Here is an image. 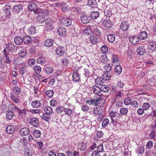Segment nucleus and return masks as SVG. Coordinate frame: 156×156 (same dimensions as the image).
Wrapping results in <instances>:
<instances>
[{
  "label": "nucleus",
  "instance_id": "obj_1",
  "mask_svg": "<svg viewBox=\"0 0 156 156\" xmlns=\"http://www.w3.org/2000/svg\"><path fill=\"white\" fill-rule=\"evenodd\" d=\"M17 47L14 44L11 42H9L7 45V47L4 49L3 53L4 55H8L9 51H12L15 49L16 47Z\"/></svg>",
  "mask_w": 156,
  "mask_h": 156
},
{
  "label": "nucleus",
  "instance_id": "obj_2",
  "mask_svg": "<svg viewBox=\"0 0 156 156\" xmlns=\"http://www.w3.org/2000/svg\"><path fill=\"white\" fill-rule=\"evenodd\" d=\"M102 25L105 27L108 28H111L113 25L112 22L109 20H104Z\"/></svg>",
  "mask_w": 156,
  "mask_h": 156
},
{
  "label": "nucleus",
  "instance_id": "obj_3",
  "mask_svg": "<svg viewBox=\"0 0 156 156\" xmlns=\"http://www.w3.org/2000/svg\"><path fill=\"white\" fill-rule=\"evenodd\" d=\"M94 113L95 114L99 115L98 117L100 118L102 117V116L100 117V115H101L103 114V111L101 107H98L94 109Z\"/></svg>",
  "mask_w": 156,
  "mask_h": 156
},
{
  "label": "nucleus",
  "instance_id": "obj_4",
  "mask_svg": "<svg viewBox=\"0 0 156 156\" xmlns=\"http://www.w3.org/2000/svg\"><path fill=\"white\" fill-rule=\"evenodd\" d=\"M129 41L130 43L133 44H135L137 43L140 40L138 37L133 36L129 37Z\"/></svg>",
  "mask_w": 156,
  "mask_h": 156
},
{
  "label": "nucleus",
  "instance_id": "obj_5",
  "mask_svg": "<svg viewBox=\"0 0 156 156\" xmlns=\"http://www.w3.org/2000/svg\"><path fill=\"white\" fill-rule=\"evenodd\" d=\"M9 107L11 108V109L12 112H17L19 114H23L21 110L13 105L10 104L9 105Z\"/></svg>",
  "mask_w": 156,
  "mask_h": 156
},
{
  "label": "nucleus",
  "instance_id": "obj_6",
  "mask_svg": "<svg viewBox=\"0 0 156 156\" xmlns=\"http://www.w3.org/2000/svg\"><path fill=\"white\" fill-rule=\"evenodd\" d=\"M39 123V122L38 119L36 118H32L30 122V123L31 125L35 127L38 126Z\"/></svg>",
  "mask_w": 156,
  "mask_h": 156
},
{
  "label": "nucleus",
  "instance_id": "obj_7",
  "mask_svg": "<svg viewBox=\"0 0 156 156\" xmlns=\"http://www.w3.org/2000/svg\"><path fill=\"white\" fill-rule=\"evenodd\" d=\"M61 21L63 25L66 26H68L70 25L72 23L71 20L66 18H62Z\"/></svg>",
  "mask_w": 156,
  "mask_h": 156
},
{
  "label": "nucleus",
  "instance_id": "obj_8",
  "mask_svg": "<svg viewBox=\"0 0 156 156\" xmlns=\"http://www.w3.org/2000/svg\"><path fill=\"white\" fill-rule=\"evenodd\" d=\"M29 129L27 127H23L20 130V133L22 136H27L29 134Z\"/></svg>",
  "mask_w": 156,
  "mask_h": 156
},
{
  "label": "nucleus",
  "instance_id": "obj_9",
  "mask_svg": "<svg viewBox=\"0 0 156 156\" xmlns=\"http://www.w3.org/2000/svg\"><path fill=\"white\" fill-rule=\"evenodd\" d=\"M148 34L145 31H142L139 33V39L142 40H145L147 37Z\"/></svg>",
  "mask_w": 156,
  "mask_h": 156
},
{
  "label": "nucleus",
  "instance_id": "obj_10",
  "mask_svg": "<svg viewBox=\"0 0 156 156\" xmlns=\"http://www.w3.org/2000/svg\"><path fill=\"white\" fill-rule=\"evenodd\" d=\"M90 20V17L89 16L86 15H82L81 18V22L83 24H86L89 23Z\"/></svg>",
  "mask_w": 156,
  "mask_h": 156
},
{
  "label": "nucleus",
  "instance_id": "obj_11",
  "mask_svg": "<svg viewBox=\"0 0 156 156\" xmlns=\"http://www.w3.org/2000/svg\"><path fill=\"white\" fill-rule=\"evenodd\" d=\"M23 39V42L25 44H28L31 43L32 42L31 37L29 36H24Z\"/></svg>",
  "mask_w": 156,
  "mask_h": 156
},
{
  "label": "nucleus",
  "instance_id": "obj_12",
  "mask_svg": "<svg viewBox=\"0 0 156 156\" xmlns=\"http://www.w3.org/2000/svg\"><path fill=\"white\" fill-rule=\"evenodd\" d=\"M66 29L63 27H60L58 28L57 33L58 34L62 36H63L66 34Z\"/></svg>",
  "mask_w": 156,
  "mask_h": 156
},
{
  "label": "nucleus",
  "instance_id": "obj_13",
  "mask_svg": "<svg viewBox=\"0 0 156 156\" xmlns=\"http://www.w3.org/2000/svg\"><path fill=\"white\" fill-rule=\"evenodd\" d=\"M120 28L123 31L127 30L129 28L128 23L126 22H123L120 25Z\"/></svg>",
  "mask_w": 156,
  "mask_h": 156
},
{
  "label": "nucleus",
  "instance_id": "obj_14",
  "mask_svg": "<svg viewBox=\"0 0 156 156\" xmlns=\"http://www.w3.org/2000/svg\"><path fill=\"white\" fill-rule=\"evenodd\" d=\"M23 38L19 36H16V37H15L14 39L15 43L17 45H20L23 42Z\"/></svg>",
  "mask_w": 156,
  "mask_h": 156
},
{
  "label": "nucleus",
  "instance_id": "obj_15",
  "mask_svg": "<svg viewBox=\"0 0 156 156\" xmlns=\"http://www.w3.org/2000/svg\"><path fill=\"white\" fill-rule=\"evenodd\" d=\"M111 74L109 72H104L102 75V78L104 80H109L111 77Z\"/></svg>",
  "mask_w": 156,
  "mask_h": 156
},
{
  "label": "nucleus",
  "instance_id": "obj_16",
  "mask_svg": "<svg viewBox=\"0 0 156 156\" xmlns=\"http://www.w3.org/2000/svg\"><path fill=\"white\" fill-rule=\"evenodd\" d=\"M28 7L29 9L32 11H34L37 9L36 4L33 2H29Z\"/></svg>",
  "mask_w": 156,
  "mask_h": 156
},
{
  "label": "nucleus",
  "instance_id": "obj_17",
  "mask_svg": "<svg viewBox=\"0 0 156 156\" xmlns=\"http://www.w3.org/2000/svg\"><path fill=\"white\" fill-rule=\"evenodd\" d=\"M104 100V98L100 97L97 98L95 100V105H99L100 106H102L104 105V103L102 102Z\"/></svg>",
  "mask_w": 156,
  "mask_h": 156
},
{
  "label": "nucleus",
  "instance_id": "obj_18",
  "mask_svg": "<svg viewBox=\"0 0 156 156\" xmlns=\"http://www.w3.org/2000/svg\"><path fill=\"white\" fill-rule=\"evenodd\" d=\"M148 48L151 51H156V44L153 42H150L147 44Z\"/></svg>",
  "mask_w": 156,
  "mask_h": 156
},
{
  "label": "nucleus",
  "instance_id": "obj_19",
  "mask_svg": "<svg viewBox=\"0 0 156 156\" xmlns=\"http://www.w3.org/2000/svg\"><path fill=\"white\" fill-rule=\"evenodd\" d=\"M64 48L63 47H58L57 48L56 50V52L58 55H64Z\"/></svg>",
  "mask_w": 156,
  "mask_h": 156
},
{
  "label": "nucleus",
  "instance_id": "obj_20",
  "mask_svg": "<svg viewBox=\"0 0 156 156\" xmlns=\"http://www.w3.org/2000/svg\"><path fill=\"white\" fill-rule=\"evenodd\" d=\"M137 52L138 55H143L145 52L144 46H141L137 48Z\"/></svg>",
  "mask_w": 156,
  "mask_h": 156
},
{
  "label": "nucleus",
  "instance_id": "obj_21",
  "mask_svg": "<svg viewBox=\"0 0 156 156\" xmlns=\"http://www.w3.org/2000/svg\"><path fill=\"white\" fill-rule=\"evenodd\" d=\"M88 4L91 8H94L97 6V2L96 0H88Z\"/></svg>",
  "mask_w": 156,
  "mask_h": 156
},
{
  "label": "nucleus",
  "instance_id": "obj_22",
  "mask_svg": "<svg viewBox=\"0 0 156 156\" xmlns=\"http://www.w3.org/2000/svg\"><path fill=\"white\" fill-rule=\"evenodd\" d=\"M23 6L20 4H18L17 5H14L13 7L14 11L15 12H19L23 9Z\"/></svg>",
  "mask_w": 156,
  "mask_h": 156
},
{
  "label": "nucleus",
  "instance_id": "obj_23",
  "mask_svg": "<svg viewBox=\"0 0 156 156\" xmlns=\"http://www.w3.org/2000/svg\"><path fill=\"white\" fill-rule=\"evenodd\" d=\"M92 89L93 92L96 94H99L101 92L100 88L96 85L93 86L92 87Z\"/></svg>",
  "mask_w": 156,
  "mask_h": 156
},
{
  "label": "nucleus",
  "instance_id": "obj_24",
  "mask_svg": "<svg viewBox=\"0 0 156 156\" xmlns=\"http://www.w3.org/2000/svg\"><path fill=\"white\" fill-rule=\"evenodd\" d=\"M53 40L52 39H48L45 41L44 44L46 47H50L53 45Z\"/></svg>",
  "mask_w": 156,
  "mask_h": 156
},
{
  "label": "nucleus",
  "instance_id": "obj_25",
  "mask_svg": "<svg viewBox=\"0 0 156 156\" xmlns=\"http://www.w3.org/2000/svg\"><path fill=\"white\" fill-rule=\"evenodd\" d=\"M45 17L44 15H40L36 17L37 22L39 23H44L45 20Z\"/></svg>",
  "mask_w": 156,
  "mask_h": 156
},
{
  "label": "nucleus",
  "instance_id": "obj_26",
  "mask_svg": "<svg viewBox=\"0 0 156 156\" xmlns=\"http://www.w3.org/2000/svg\"><path fill=\"white\" fill-rule=\"evenodd\" d=\"M40 105V102L39 100H35L33 101L31 103V106L34 108L38 107Z\"/></svg>",
  "mask_w": 156,
  "mask_h": 156
},
{
  "label": "nucleus",
  "instance_id": "obj_27",
  "mask_svg": "<svg viewBox=\"0 0 156 156\" xmlns=\"http://www.w3.org/2000/svg\"><path fill=\"white\" fill-rule=\"evenodd\" d=\"M101 91L103 92H107L109 90V88L108 86L106 85H102L100 87Z\"/></svg>",
  "mask_w": 156,
  "mask_h": 156
},
{
  "label": "nucleus",
  "instance_id": "obj_28",
  "mask_svg": "<svg viewBox=\"0 0 156 156\" xmlns=\"http://www.w3.org/2000/svg\"><path fill=\"white\" fill-rule=\"evenodd\" d=\"M14 131V127L12 125L8 126L6 128V131L8 134H12Z\"/></svg>",
  "mask_w": 156,
  "mask_h": 156
},
{
  "label": "nucleus",
  "instance_id": "obj_29",
  "mask_svg": "<svg viewBox=\"0 0 156 156\" xmlns=\"http://www.w3.org/2000/svg\"><path fill=\"white\" fill-rule=\"evenodd\" d=\"M32 153V151L30 149L27 148L24 151V156H31Z\"/></svg>",
  "mask_w": 156,
  "mask_h": 156
},
{
  "label": "nucleus",
  "instance_id": "obj_30",
  "mask_svg": "<svg viewBox=\"0 0 156 156\" xmlns=\"http://www.w3.org/2000/svg\"><path fill=\"white\" fill-rule=\"evenodd\" d=\"M10 98L14 102L17 103H18L19 102L20 99L16 95L11 94Z\"/></svg>",
  "mask_w": 156,
  "mask_h": 156
},
{
  "label": "nucleus",
  "instance_id": "obj_31",
  "mask_svg": "<svg viewBox=\"0 0 156 156\" xmlns=\"http://www.w3.org/2000/svg\"><path fill=\"white\" fill-rule=\"evenodd\" d=\"M79 149L81 151L85 150L87 148V145L84 142H81L79 144Z\"/></svg>",
  "mask_w": 156,
  "mask_h": 156
},
{
  "label": "nucleus",
  "instance_id": "obj_32",
  "mask_svg": "<svg viewBox=\"0 0 156 156\" xmlns=\"http://www.w3.org/2000/svg\"><path fill=\"white\" fill-rule=\"evenodd\" d=\"M44 70L45 73L48 75L52 74L53 72V69L50 67H47L45 68Z\"/></svg>",
  "mask_w": 156,
  "mask_h": 156
},
{
  "label": "nucleus",
  "instance_id": "obj_33",
  "mask_svg": "<svg viewBox=\"0 0 156 156\" xmlns=\"http://www.w3.org/2000/svg\"><path fill=\"white\" fill-rule=\"evenodd\" d=\"M99 12L98 11L92 12L90 15V17L92 19H95L99 16Z\"/></svg>",
  "mask_w": 156,
  "mask_h": 156
},
{
  "label": "nucleus",
  "instance_id": "obj_34",
  "mask_svg": "<svg viewBox=\"0 0 156 156\" xmlns=\"http://www.w3.org/2000/svg\"><path fill=\"white\" fill-rule=\"evenodd\" d=\"M62 10L63 12H65L69 11V7L65 3H62L61 6Z\"/></svg>",
  "mask_w": 156,
  "mask_h": 156
},
{
  "label": "nucleus",
  "instance_id": "obj_35",
  "mask_svg": "<svg viewBox=\"0 0 156 156\" xmlns=\"http://www.w3.org/2000/svg\"><path fill=\"white\" fill-rule=\"evenodd\" d=\"M115 35L113 34H109L108 36V41L110 42H113L115 39Z\"/></svg>",
  "mask_w": 156,
  "mask_h": 156
},
{
  "label": "nucleus",
  "instance_id": "obj_36",
  "mask_svg": "<svg viewBox=\"0 0 156 156\" xmlns=\"http://www.w3.org/2000/svg\"><path fill=\"white\" fill-rule=\"evenodd\" d=\"M35 27L34 26H31L28 29V33L30 35H33L36 33Z\"/></svg>",
  "mask_w": 156,
  "mask_h": 156
},
{
  "label": "nucleus",
  "instance_id": "obj_37",
  "mask_svg": "<svg viewBox=\"0 0 156 156\" xmlns=\"http://www.w3.org/2000/svg\"><path fill=\"white\" fill-rule=\"evenodd\" d=\"M44 23L47 24L48 26L50 27L51 28H52L53 26L52 25V22L50 18H47L45 19V18Z\"/></svg>",
  "mask_w": 156,
  "mask_h": 156
},
{
  "label": "nucleus",
  "instance_id": "obj_38",
  "mask_svg": "<svg viewBox=\"0 0 156 156\" xmlns=\"http://www.w3.org/2000/svg\"><path fill=\"white\" fill-rule=\"evenodd\" d=\"M14 115L12 111H8L7 112L6 118L9 120H11L13 117Z\"/></svg>",
  "mask_w": 156,
  "mask_h": 156
},
{
  "label": "nucleus",
  "instance_id": "obj_39",
  "mask_svg": "<svg viewBox=\"0 0 156 156\" xmlns=\"http://www.w3.org/2000/svg\"><path fill=\"white\" fill-rule=\"evenodd\" d=\"M73 80L76 82L78 81L80 79V76L77 73H73Z\"/></svg>",
  "mask_w": 156,
  "mask_h": 156
},
{
  "label": "nucleus",
  "instance_id": "obj_40",
  "mask_svg": "<svg viewBox=\"0 0 156 156\" xmlns=\"http://www.w3.org/2000/svg\"><path fill=\"white\" fill-rule=\"evenodd\" d=\"M44 111L46 114H50L53 112L52 108L50 106H48L45 107Z\"/></svg>",
  "mask_w": 156,
  "mask_h": 156
},
{
  "label": "nucleus",
  "instance_id": "obj_41",
  "mask_svg": "<svg viewBox=\"0 0 156 156\" xmlns=\"http://www.w3.org/2000/svg\"><path fill=\"white\" fill-rule=\"evenodd\" d=\"M13 92L16 95H18L21 92V90L20 87L17 86L15 87L12 89Z\"/></svg>",
  "mask_w": 156,
  "mask_h": 156
},
{
  "label": "nucleus",
  "instance_id": "obj_42",
  "mask_svg": "<svg viewBox=\"0 0 156 156\" xmlns=\"http://www.w3.org/2000/svg\"><path fill=\"white\" fill-rule=\"evenodd\" d=\"M33 134L35 137L38 138L41 136V133L40 130L36 129L34 131Z\"/></svg>",
  "mask_w": 156,
  "mask_h": 156
},
{
  "label": "nucleus",
  "instance_id": "obj_43",
  "mask_svg": "<svg viewBox=\"0 0 156 156\" xmlns=\"http://www.w3.org/2000/svg\"><path fill=\"white\" fill-rule=\"evenodd\" d=\"M90 41L92 44H96L98 41L97 38L94 36H91L90 38Z\"/></svg>",
  "mask_w": 156,
  "mask_h": 156
},
{
  "label": "nucleus",
  "instance_id": "obj_44",
  "mask_svg": "<svg viewBox=\"0 0 156 156\" xmlns=\"http://www.w3.org/2000/svg\"><path fill=\"white\" fill-rule=\"evenodd\" d=\"M115 71L118 74H120L122 71V67L119 65L116 66L115 68Z\"/></svg>",
  "mask_w": 156,
  "mask_h": 156
},
{
  "label": "nucleus",
  "instance_id": "obj_45",
  "mask_svg": "<svg viewBox=\"0 0 156 156\" xmlns=\"http://www.w3.org/2000/svg\"><path fill=\"white\" fill-rule=\"evenodd\" d=\"M46 61L45 59L43 57H40L37 59V62L42 65L44 64Z\"/></svg>",
  "mask_w": 156,
  "mask_h": 156
},
{
  "label": "nucleus",
  "instance_id": "obj_46",
  "mask_svg": "<svg viewBox=\"0 0 156 156\" xmlns=\"http://www.w3.org/2000/svg\"><path fill=\"white\" fill-rule=\"evenodd\" d=\"M54 93L52 90H48L46 92V94L48 97L51 98L53 96Z\"/></svg>",
  "mask_w": 156,
  "mask_h": 156
},
{
  "label": "nucleus",
  "instance_id": "obj_47",
  "mask_svg": "<svg viewBox=\"0 0 156 156\" xmlns=\"http://www.w3.org/2000/svg\"><path fill=\"white\" fill-rule=\"evenodd\" d=\"M132 99L129 97L126 98L124 100V103L125 105H129L131 104Z\"/></svg>",
  "mask_w": 156,
  "mask_h": 156
},
{
  "label": "nucleus",
  "instance_id": "obj_48",
  "mask_svg": "<svg viewBox=\"0 0 156 156\" xmlns=\"http://www.w3.org/2000/svg\"><path fill=\"white\" fill-rule=\"evenodd\" d=\"M27 69L26 66L25 65H23L20 69L19 72L21 75H23L24 73V72Z\"/></svg>",
  "mask_w": 156,
  "mask_h": 156
},
{
  "label": "nucleus",
  "instance_id": "obj_49",
  "mask_svg": "<svg viewBox=\"0 0 156 156\" xmlns=\"http://www.w3.org/2000/svg\"><path fill=\"white\" fill-rule=\"evenodd\" d=\"M34 70L37 74L40 73L41 71V69L40 66H35L34 67Z\"/></svg>",
  "mask_w": 156,
  "mask_h": 156
},
{
  "label": "nucleus",
  "instance_id": "obj_50",
  "mask_svg": "<svg viewBox=\"0 0 156 156\" xmlns=\"http://www.w3.org/2000/svg\"><path fill=\"white\" fill-rule=\"evenodd\" d=\"M42 119L44 120L48 121L50 118V115L47 114H44L42 116Z\"/></svg>",
  "mask_w": 156,
  "mask_h": 156
},
{
  "label": "nucleus",
  "instance_id": "obj_51",
  "mask_svg": "<svg viewBox=\"0 0 156 156\" xmlns=\"http://www.w3.org/2000/svg\"><path fill=\"white\" fill-rule=\"evenodd\" d=\"M103 145L102 144H100L97 147V151L99 152H101L104 151Z\"/></svg>",
  "mask_w": 156,
  "mask_h": 156
},
{
  "label": "nucleus",
  "instance_id": "obj_52",
  "mask_svg": "<svg viewBox=\"0 0 156 156\" xmlns=\"http://www.w3.org/2000/svg\"><path fill=\"white\" fill-rule=\"evenodd\" d=\"M128 110L127 108H120V112L122 115H125L128 112Z\"/></svg>",
  "mask_w": 156,
  "mask_h": 156
},
{
  "label": "nucleus",
  "instance_id": "obj_53",
  "mask_svg": "<svg viewBox=\"0 0 156 156\" xmlns=\"http://www.w3.org/2000/svg\"><path fill=\"white\" fill-rule=\"evenodd\" d=\"M35 63V60L34 59L31 58L29 59L28 61V65L29 66H32Z\"/></svg>",
  "mask_w": 156,
  "mask_h": 156
},
{
  "label": "nucleus",
  "instance_id": "obj_54",
  "mask_svg": "<svg viewBox=\"0 0 156 156\" xmlns=\"http://www.w3.org/2000/svg\"><path fill=\"white\" fill-rule=\"evenodd\" d=\"M112 61L113 63H117L118 62V63H119V58L116 55H114L112 56Z\"/></svg>",
  "mask_w": 156,
  "mask_h": 156
},
{
  "label": "nucleus",
  "instance_id": "obj_55",
  "mask_svg": "<svg viewBox=\"0 0 156 156\" xmlns=\"http://www.w3.org/2000/svg\"><path fill=\"white\" fill-rule=\"evenodd\" d=\"M64 112L65 114L68 115H70L73 113V111L72 110L67 108H65L64 109Z\"/></svg>",
  "mask_w": 156,
  "mask_h": 156
},
{
  "label": "nucleus",
  "instance_id": "obj_56",
  "mask_svg": "<svg viewBox=\"0 0 156 156\" xmlns=\"http://www.w3.org/2000/svg\"><path fill=\"white\" fill-rule=\"evenodd\" d=\"M83 34H85L86 35H89L91 33V31L90 28L88 27L85 29L83 31Z\"/></svg>",
  "mask_w": 156,
  "mask_h": 156
},
{
  "label": "nucleus",
  "instance_id": "obj_57",
  "mask_svg": "<svg viewBox=\"0 0 156 156\" xmlns=\"http://www.w3.org/2000/svg\"><path fill=\"white\" fill-rule=\"evenodd\" d=\"M20 142L23 144L24 146H26L28 144L27 140L25 137H23L20 140Z\"/></svg>",
  "mask_w": 156,
  "mask_h": 156
},
{
  "label": "nucleus",
  "instance_id": "obj_58",
  "mask_svg": "<svg viewBox=\"0 0 156 156\" xmlns=\"http://www.w3.org/2000/svg\"><path fill=\"white\" fill-rule=\"evenodd\" d=\"M130 105L133 108H136L138 106V102L135 100L132 101Z\"/></svg>",
  "mask_w": 156,
  "mask_h": 156
},
{
  "label": "nucleus",
  "instance_id": "obj_59",
  "mask_svg": "<svg viewBox=\"0 0 156 156\" xmlns=\"http://www.w3.org/2000/svg\"><path fill=\"white\" fill-rule=\"evenodd\" d=\"M101 62H103L106 63L108 61V58L107 56L104 55L101 56L100 58Z\"/></svg>",
  "mask_w": 156,
  "mask_h": 156
},
{
  "label": "nucleus",
  "instance_id": "obj_60",
  "mask_svg": "<svg viewBox=\"0 0 156 156\" xmlns=\"http://www.w3.org/2000/svg\"><path fill=\"white\" fill-rule=\"evenodd\" d=\"M26 51L24 49L21 50L19 53L20 56L22 57H24L26 55Z\"/></svg>",
  "mask_w": 156,
  "mask_h": 156
},
{
  "label": "nucleus",
  "instance_id": "obj_61",
  "mask_svg": "<svg viewBox=\"0 0 156 156\" xmlns=\"http://www.w3.org/2000/svg\"><path fill=\"white\" fill-rule=\"evenodd\" d=\"M50 104L51 106L52 107H55L57 106V101L55 99H53L50 101Z\"/></svg>",
  "mask_w": 156,
  "mask_h": 156
},
{
  "label": "nucleus",
  "instance_id": "obj_62",
  "mask_svg": "<svg viewBox=\"0 0 156 156\" xmlns=\"http://www.w3.org/2000/svg\"><path fill=\"white\" fill-rule=\"evenodd\" d=\"M101 49L102 51L104 53H106L108 51V48L106 45H103L101 48Z\"/></svg>",
  "mask_w": 156,
  "mask_h": 156
},
{
  "label": "nucleus",
  "instance_id": "obj_63",
  "mask_svg": "<svg viewBox=\"0 0 156 156\" xmlns=\"http://www.w3.org/2000/svg\"><path fill=\"white\" fill-rule=\"evenodd\" d=\"M144 147H139L136 151V152L139 154H142L144 151Z\"/></svg>",
  "mask_w": 156,
  "mask_h": 156
},
{
  "label": "nucleus",
  "instance_id": "obj_64",
  "mask_svg": "<svg viewBox=\"0 0 156 156\" xmlns=\"http://www.w3.org/2000/svg\"><path fill=\"white\" fill-rule=\"evenodd\" d=\"M94 34L97 36H100L101 35V33L100 31L97 28H95L94 29Z\"/></svg>",
  "mask_w": 156,
  "mask_h": 156
}]
</instances>
